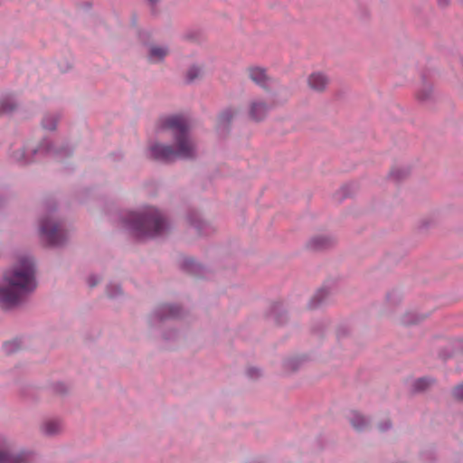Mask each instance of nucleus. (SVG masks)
<instances>
[{"mask_svg":"<svg viewBox=\"0 0 463 463\" xmlns=\"http://www.w3.org/2000/svg\"><path fill=\"white\" fill-rule=\"evenodd\" d=\"M389 427H390V423H389V422H386V423H385V426L383 427V425H381V426H380V429H381L382 430H387Z\"/></svg>","mask_w":463,"mask_h":463,"instance_id":"nucleus-23","label":"nucleus"},{"mask_svg":"<svg viewBox=\"0 0 463 463\" xmlns=\"http://www.w3.org/2000/svg\"><path fill=\"white\" fill-rule=\"evenodd\" d=\"M248 373L250 377H255L259 375V371L257 369H249Z\"/></svg>","mask_w":463,"mask_h":463,"instance_id":"nucleus-22","label":"nucleus"},{"mask_svg":"<svg viewBox=\"0 0 463 463\" xmlns=\"http://www.w3.org/2000/svg\"><path fill=\"white\" fill-rule=\"evenodd\" d=\"M43 126L44 128L53 129V128H55L56 121L53 118H46L43 121Z\"/></svg>","mask_w":463,"mask_h":463,"instance_id":"nucleus-20","label":"nucleus"},{"mask_svg":"<svg viewBox=\"0 0 463 463\" xmlns=\"http://www.w3.org/2000/svg\"><path fill=\"white\" fill-rule=\"evenodd\" d=\"M328 83L327 76L319 71L311 73L307 78L308 87L315 91H324Z\"/></svg>","mask_w":463,"mask_h":463,"instance_id":"nucleus-6","label":"nucleus"},{"mask_svg":"<svg viewBox=\"0 0 463 463\" xmlns=\"http://www.w3.org/2000/svg\"><path fill=\"white\" fill-rule=\"evenodd\" d=\"M324 295H325V291L319 290L312 299L311 307H317L321 302Z\"/></svg>","mask_w":463,"mask_h":463,"instance_id":"nucleus-19","label":"nucleus"},{"mask_svg":"<svg viewBox=\"0 0 463 463\" xmlns=\"http://www.w3.org/2000/svg\"><path fill=\"white\" fill-rule=\"evenodd\" d=\"M14 104L9 100H4L0 103V113H8L14 109Z\"/></svg>","mask_w":463,"mask_h":463,"instance_id":"nucleus-15","label":"nucleus"},{"mask_svg":"<svg viewBox=\"0 0 463 463\" xmlns=\"http://www.w3.org/2000/svg\"><path fill=\"white\" fill-rule=\"evenodd\" d=\"M430 384V381L427 378H421V379H419L416 383H415V386L418 390H423L425 389L427 386H429Z\"/></svg>","mask_w":463,"mask_h":463,"instance_id":"nucleus-18","label":"nucleus"},{"mask_svg":"<svg viewBox=\"0 0 463 463\" xmlns=\"http://www.w3.org/2000/svg\"><path fill=\"white\" fill-rule=\"evenodd\" d=\"M311 243H312V247L314 249H320V248H324L327 245V241L324 237H317V238H314L312 240Z\"/></svg>","mask_w":463,"mask_h":463,"instance_id":"nucleus-14","label":"nucleus"},{"mask_svg":"<svg viewBox=\"0 0 463 463\" xmlns=\"http://www.w3.org/2000/svg\"><path fill=\"white\" fill-rule=\"evenodd\" d=\"M168 54V50L162 46H152L149 50L148 60L151 62H157Z\"/></svg>","mask_w":463,"mask_h":463,"instance_id":"nucleus-9","label":"nucleus"},{"mask_svg":"<svg viewBox=\"0 0 463 463\" xmlns=\"http://www.w3.org/2000/svg\"><path fill=\"white\" fill-rule=\"evenodd\" d=\"M61 425L57 420H48L42 426V430L45 435H54L60 432Z\"/></svg>","mask_w":463,"mask_h":463,"instance_id":"nucleus-10","label":"nucleus"},{"mask_svg":"<svg viewBox=\"0 0 463 463\" xmlns=\"http://www.w3.org/2000/svg\"><path fill=\"white\" fill-rule=\"evenodd\" d=\"M159 128L167 131L175 138V146L154 144L150 146V156L161 162H172L177 158L190 159L194 157L196 148L189 136L190 124L188 119L180 115H174L161 119Z\"/></svg>","mask_w":463,"mask_h":463,"instance_id":"nucleus-1","label":"nucleus"},{"mask_svg":"<svg viewBox=\"0 0 463 463\" xmlns=\"http://www.w3.org/2000/svg\"><path fill=\"white\" fill-rule=\"evenodd\" d=\"M43 238L53 246L61 245L66 239V233L61 225L51 219H44L40 225Z\"/></svg>","mask_w":463,"mask_h":463,"instance_id":"nucleus-4","label":"nucleus"},{"mask_svg":"<svg viewBox=\"0 0 463 463\" xmlns=\"http://www.w3.org/2000/svg\"><path fill=\"white\" fill-rule=\"evenodd\" d=\"M269 111L268 105L260 99L250 102L249 114L251 119L260 121L265 118Z\"/></svg>","mask_w":463,"mask_h":463,"instance_id":"nucleus-5","label":"nucleus"},{"mask_svg":"<svg viewBox=\"0 0 463 463\" xmlns=\"http://www.w3.org/2000/svg\"><path fill=\"white\" fill-rule=\"evenodd\" d=\"M25 454L11 455L8 451L0 449V463H25Z\"/></svg>","mask_w":463,"mask_h":463,"instance_id":"nucleus-8","label":"nucleus"},{"mask_svg":"<svg viewBox=\"0 0 463 463\" xmlns=\"http://www.w3.org/2000/svg\"><path fill=\"white\" fill-rule=\"evenodd\" d=\"M250 78L257 84L266 87L269 78L266 74V71L262 68L253 67L249 70Z\"/></svg>","mask_w":463,"mask_h":463,"instance_id":"nucleus-7","label":"nucleus"},{"mask_svg":"<svg viewBox=\"0 0 463 463\" xmlns=\"http://www.w3.org/2000/svg\"><path fill=\"white\" fill-rule=\"evenodd\" d=\"M170 313H171L172 317H176L177 316V313L175 311H174L172 308H170Z\"/></svg>","mask_w":463,"mask_h":463,"instance_id":"nucleus-25","label":"nucleus"},{"mask_svg":"<svg viewBox=\"0 0 463 463\" xmlns=\"http://www.w3.org/2000/svg\"><path fill=\"white\" fill-rule=\"evenodd\" d=\"M452 394L455 399L463 401V383L456 386L452 392Z\"/></svg>","mask_w":463,"mask_h":463,"instance_id":"nucleus-16","label":"nucleus"},{"mask_svg":"<svg viewBox=\"0 0 463 463\" xmlns=\"http://www.w3.org/2000/svg\"><path fill=\"white\" fill-rule=\"evenodd\" d=\"M350 421L353 427L357 430H362L367 426L366 419L360 413L354 411L351 413Z\"/></svg>","mask_w":463,"mask_h":463,"instance_id":"nucleus-11","label":"nucleus"},{"mask_svg":"<svg viewBox=\"0 0 463 463\" xmlns=\"http://www.w3.org/2000/svg\"><path fill=\"white\" fill-rule=\"evenodd\" d=\"M97 283H98V281H97V280H95V281H91V279H90V287H94Z\"/></svg>","mask_w":463,"mask_h":463,"instance_id":"nucleus-24","label":"nucleus"},{"mask_svg":"<svg viewBox=\"0 0 463 463\" xmlns=\"http://www.w3.org/2000/svg\"><path fill=\"white\" fill-rule=\"evenodd\" d=\"M19 344L17 341L6 342L4 345V348L6 353H12L14 350L18 349Z\"/></svg>","mask_w":463,"mask_h":463,"instance_id":"nucleus-17","label":"nucleus"},{"mask_svg":"<svg viewBox=\"0 0 463 463\" xmlns=\"http://www.w3.org/2000/svg\"><path fill=\"white\" fill-rule=\"evenodd\" d=\"M235 115V111L232 109H227L223 111L220 116V123L226 124L229 123L232 117Z\"/></svg>","mask_w":463,"mask_h":463,"instance_id":"nucleus-12","label":"nucleus"},{"mask_svg":"<svg viewBox=\"0 0 463 463\" xmlns=\"http://www.w3.org/2000/svg\"><path fill=\"white\" fill-rule=\"evenodd\" d=\"M127 222L137 237H155L165 229L164 217L153 207L146 208L142 213H129Z\"/></svg>","mask_w":463,"mask_h":463,"instance_id":"nucleus-3","label":"nucleus"},{"mask_svg":"<svg viewBox=\"0 0 463 463\" xmlns=\"http://www.w3.org/2000/svg\"><path fill=\"white\" fill-rule=\"evenodd\" d=\"M201 69L197 66H193L187 71V79L189 81H192L198 78L201 75Z\"/></svg>","mask_w":463,"mask_h":463,"instance_id":"nucleus-13","label":"nucleus"},{"mask_svg":"<svg viewBox=\"0 0 463 463\" xmlns=\"http://www.w3.org/2000/svg\"><path fill=\"white\" fill-rule=\"evenodd\" d=\"M35 287L32 260L21 259L4 275V284L0 286V307L9 308L18 305Z\"/></svg>","mask_w":463,"mask_h":463,"instance_id":"nucleus-2","label":"nucleus"},{"mask_svg":"<svg viewBox=\"0 0 463 463\" xmlns=\"http://www.w3.org/2000/svg\"><path fill=\"white\" fill-rule=\"evenodd\" d=\"M430 94V89L427 88V90H425L419 91L417 93V98L419 99L425 100L429 98Z\"/></svg>","mask_w":463,"mask_h":463,"instance_id":"nucleus-21","label":"nucleus"},{"mask_svg":"<svg viewBox=\"0 0 463 463\" xmlns=\"http://www.w3.org/2000/svg\"><path fill=\"white\" fill-rule=\"evenodd\" d=\"M149 2H150L152 5H154V4H156V3L157 2V0H149Z\"/></svg>","mask_w":463,"mask_h":463,"instance_id":"nucleus-26","label":"nucleus"}]
</instances>
